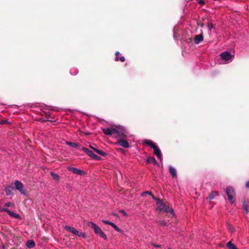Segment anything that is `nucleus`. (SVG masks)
Masks as SVG:
<instances>
[{
    "label": "nucleus",
    "mask_w": 249,
    "mask_h": 249,
    "mask_svg": "<svg viewBox=\"0 0 249 249\" xmlns=\"http://www.w3.org/2000/svg\"><path fill=\"white\" fill-rule=\"evenodd\" d=\"M153 198L156 200V204L159 211H163L167 213H174L173 209L169 206L166 205L164 203L161 202L159 198H156L154 196H153Z\"/></svg>",
    "instance_id": "nucleus-1"
},
{
    "label": "nucleus",
    "mask_w": 249,
    "mask_h": 249,
    "mask_svg": "<svg viewBox=\"0 0 249 249\" xmlns=\"http://www.w3.org/2000/svg\"><path fill=\"white\" fill-rule=\"evenodd\" d=\"M88 225L94 230V231L96 234L99 235L104 239H107V235L98 226L92 222H89L88 223Z\"/></svg>",
    "instance_id": "nucleus-2"
},
{
    "label": "nucleus",
    "mask_w": 249,
    "mask_h": 249,
    "mask_svg": "<svg viewBox=\"0 0 249 249\" xmlns=\"http://www.w3.org/2000/svg\"><path fill=\"white\" fill-rule=\"evenodd\" d=\"M226 194L228 196V199L231 203L234 202L235 198V192L233 188L232 187H228L226 189Z\"/></svg>",
    "instance_id": "nucleus-3"
},
{
    "label": "nucleus",
    "mask_w": 249,
    "mask_h": 249,
    "mask_svg": "<svg viewBox=\"0 0 249 249\" xmlns=\"http://www.w3.org/2000/svg\"><path fill=\"white\" fill-rule=\"evenodd\" d=\"M220 57L222 59L226 61L227 63L231 62L233 58V56L227 51L222 53L220 54Z\"/></svg>",
    "instance_id": "nucleus-4"
},
{
    "label": "nucleus",
    "mask_w": 249,
    "mask_h": 249,
    "mask_svg": "<svg viewBox=\"0 0 249 249\" xmlns=\"http://www.w3.org/2000/svg\"><path fill=\"white\" fill-rule=\"evenodd\" d=\"M64 229L68 231L73 233L75 235L78 236L79 237L84 236V234L82 232L76 230L74 228L72 227H71L68 225H66L64 227Z\"/></svg>",
    "instance_id": "nucleus-5"
},
{
    "label": "nucleus",
    "mask_w": 249,
    "mask_h": 249,
    "mask_svg": "<svg viewBox=\"0 0 249 249\" xmlns=\"http://www.w3.org/2000/svg\"><path fill=\"white\" fill-rule=\"evenodd\" d=\"M16 189L18 190L21 194L26 195V191L24 189V186L21 181L16 180L14 182Z\"/></svg>",
    "instance_id": "nucleus-6"
},
{
    "label": "nucleus",
    "mask_w": 249,
    "mask_h": 249,
    "mask_svg": "<svg viewBox=\"0 0 249 249\" xmlns=\"http://www.w3.org/2000/svg\"><path fill=\"white\" fill-rule=\"evenodd\" d=\"M116 137L118 138L119 140L124 139L125 138L128 136V133L126 132L125 130L122 129L121 130H117L116 132Z\"/></svg>",
    "instance_id": "nucleus-7"
},
{
    "label": "nucleus",
    "mask_w": 249,
    "mask_h": 249,
    "mask_svg": "<svg viewBox=\"0 0 249 249\" xmlns=\"http://www.w3.org/2000/svg\"><path fill=\"white\" fill-rule=\"evenodd\" d=\"M102 131L103 133L108 136H111L113 134H115L117 132V129L112 127H108L107 128H103Z\"/></svg>",
    "instance_id": "nucleus-8"
},
{
    "label": "nucleus",
    "mask_w": 249,
    "mask_h": 249,
    "mask_svg": "<svg viewBox=\"0 0 249 249\" xmlns=\"http://www.w3.org/2000/svg\"><path fill=\"white\" fill-rule=\"evenodd\" d=\"M67 169L76 175H82L84 173L83 170L73 167L68 166L67 167Z\"/></svg>",
    "instance_id": "nucleus-9"
},
{
    "label": "nucleus",
    "mask_w": 249,
    "mask_h": 249,
    "mask_svg": "<svg viewBox=\"0 0 249 249\" xmlns=\"http://www.w3.org/2000/svg\"><path fill=\"white\" fill-rule=\"evenodd\" d=\"M117 144L118 145L123 147L124 148H129V144L128 142L124 139L118 140L117 141Z\"/></svg>",
    "instance_id": "nucleus-10"
},
{
    "label": "nucleus",
    "mask_w": 249,
    "mask_h": 249,
    "mask_svg": "<svg viewBox=\"0 0 249 249\" xmlns=\"http://www.w3.org/2000/svg\"><path fill=\"white\" fill-rule=\"evenodd\" d=\"M154 154L160 159L161 161L162 160V154L160 149L157 146L153 148Z\"/></svg>",
    "instance_id": "nucleus-11"
},
{
    "label": "nucleus",
    "mask_w": 249,
    "mask_h": 249,
    "mask_svg": "<svg viewBox=\"0 0 249 249\" xmlns=\"http://www.w3.org/2000/svg\"><path fill=\"white\" fill-rule=\"evenodd\" d=\"M4 210V211L8 213V214L12 217H14L15 218H17V219H21V216L18 214L16 213L10 211L8 209H5Z\"/></svg>",
    "instance_id": "nucleus-12"
},
{
    "label": "nucleus",
    "mask_w": 249,
    "mask_h": 249,
    "mask_svg": "<svg viewBox=\"0 0 249 249\" xmlns=\"http://www.w3.org/2000/svg\"><path fill=\"white\" fill-rule=\"evenodd\" d=\"M203 40V36L202 35L199 34L196 36L194 38V41L196 44H198Z\"/></svg>",
    "instance_id": "nucleus-13"
},
{
    "label": "nucleus",
    "mask_w": 249,
    "mask_h": 249,
    "mask_svg": "<svg viewBox=\"0 0 249 249\" xmlns=\"http://www.w3.org/2000/svg\"><path fill=\"white\" fill-rule=\"evenodd\" d=\"M169 171L173 178H177L176 169L172 166H169Z\"/></svg>",
    "instance_id": "nucleus-14"
},
{
    "label": "nucleus",
    "mask_w": 249,
    "mask_h": 249,
    "mask_svg": "<svg viewBox=\"0 0 249 249\" xmlns=\"http://www.w3.org/2000/svg\"><path fill=\"white\" fill-rule=\"evenodd\" d=\"M14 190V187L11 186H7L5 189L6 195L8 196L12 194V191Z\"/></svg>",
    "instance_id": "nucleus-15"
},
{
    "label": "nucleus",
    "mask_w": 249,
    "mask_h": 249,
    "mask_svg": "<svg viewBox=\"0 0 249 249\" xmlns=\"http://www.w3.org/2000/svg\"><path fill=\"white\" fill-rule=\"evenodd\" d=\"M143 143L149 146H150L151 147H152V148H153L154 147H155V146H156V145H155V144L151 140H145L144 141H143Z\"/></svg>",
    "instance_id": "nucleus-16"
},
{
    "label": "nucleus",
    "mask_w": 249,
    "mask_h": 249,
    "mask_svg": "<svg viewBox=\"0 0 249 249\" xmlns=\"http://www.w3.org/2000/svg\"><path fill=\"white\" fill-rule=\"evenodd\" d=\"M242 207L243 213H247L249 209V205L247 203L244 202L243 203Z\"/></svg>",
    "instance_id": "nucleus-17"
},
{
    "label": "nucleus",
    "mask_w": 249,
    "mask_h": 249,
    "mask_svg": "<svg viewBox=\"0 0 249 249\" xmlns=\"http://www.w3.org/2000/svg\"><path fill=\"white\" fill-rule=\"evenodd\" d=\"M28 248H32L35 246V243L33 240H29L27 241L26 244Z\"/></svg>",
    "instance_id": "nucleus-18"
},
{
    "label": "nucleus",
    "mask_w": 249,
    "mask_h": 249,
    "mask_svg": "<svg viewBox=\"0 0 249 249\" xmlns=\"http://www.w3.org/2000/svg\"><path fill=\"white\" fill-rule=\"evenodd\" d=\"M120 54L119 52H116L115 53V61H118V60H120L121 62H124L125 61V58L124 56H122L120 58H119L118 55Z\"/></svg>",
    "instance_id": "nucleus-19"
},
{
    "label": "nucleus",
    "mask_w": 249,
    "mask_h": 249,
    "mask_svg": "<svg viewBox=\"0 0 249 249\" xmlns=\"http://www.w3.org/2000/svg\"><path fill=\"white\" fill-rule=\"evenodd\" d=\"M90 154H89L88 155L91 157L93 159L96 160H100V157L97 156L96 154L93 153L92 151L90 150Z\"/></svg>",
    "instance_id": "nucleus-20"
},
{
    "label": "nucleus",
    "mask_w": 249,
    "mask_h": 249,
    "mask_svg": "<svg viewBox=\"0 0 249 249\" xmlns=\"http://www.w3.org/2000/svg\"><path fill=\"white\" fill-rule=\"evenodd\" d=\"M227 246L229 249H238L231 241H229L227 243Z\"/></svg>",
    "instance_id": "nucleus-21"
},
{
    "label": "nucleus",
    "mask_w": 249,
    "mask_h": 249,
    "mask_svg": "<svg viewBox=\"0 0 249 249\" xmlns=\"http://www.w3.org/2000/svg\"><path fill=\"white\" fill-rule=\"evenodd\" d=\"M66 143L67 145H69L73 148H77L79 147V145L77 143L70 142H66Z\"/></svg>",
    "instance_id": "nucleus-22"
},
{
    "label": "nucleus",
    "mask_w": 249,
    "mask_h": 249,
    "mask_svg": "<svg viewBox=\"0 0 249 249\" xmlns=\"http://www.w3.org/2000/svg\"><path fill=\"white\" fill-rule=\"evenodd\" d=\"M51 175L52 176L53 178L56 181H59L60 177L56 173H53V172H51L50 173Z\"/></svg>",
    "instance_id": "nucleus-23"
},
{
    "label": "nucleus",
    "mask_w": 249,
    "mask_h": 249,
    "mask_svg": "<svg viewBox=\"0 0 249 249\" xmlns=\"http://www.w3.org/2000/svg\"><path fill=\"white\" fill-rule=\"evenodd\" d=\"M147 161L149 163H153L154 164H158V162L154 157H150L148 158Z\"/></svg>",
    "instance_id": "nucleus-24"
},
{
    "label": "nucleus",
    "mask_w": 249,
    "mask_h": 249,
    "mask_svg": "<svg viewBox=\"0 0 249 249\" xmlns=\"http://www.w3.org/2000/svg\"><path fill=\"white\" fill-rule=\"evenodd\" d=\"M95 152L103 157H105L107 155L106 152H104L103 150H99L98 149H95Z\"/></svg>",
    "instance_id": "nucleus-25"
},
{
    "label": "nucleus",
    "mask_w": 249,
    "mask_h": 249,
    "mask_svg": "<svg viewBox=\"0 0 249 249\" xmlns=\"http://www.w3.org/2000/svg\"><path fill=\"white\" fill-rule=\"evenodd\" d=\"M111 226L114 228V229L117 231L118 232H122V231L117 226V225H116L114 223H112V224H111Z\"/></svg>",
    "instance_id": "nucleus-26"
},
{
    "label": "nucleus",
    "mask_w": 249,
    "mask_h": 249,
    "mask_svg": "<svg viewBox=\"0 0 249 249\" xmlns=\"http://www.w3.org/2000/svg\"><path fill=\"white\" fill-rule=\"evenodd\" d=\"M217 195V193L215 192H213L211 193V194L209 195V198L210 200H212L213 199L215 196Z\"/></svg>",
    "instance_id": "nucleus-27"
},
{
    "label": "nucleus",
    "mask_w": 249,
    "mask_h": 249,
    "mask_svg": "<svg viewBox=\"0 0 249 249\" xmlns=\"http://www.w3.org/2000/svg\"><path fill=\"white\" fill-rule=\"evenodd\" d=\"M82 150L84 151L85 152H86L87 155H88L89 154H90V150H89V149H88L87 148H86L85 147H82Z\"/></svg>",
    "instance_id": "nucleus-28"
},
{
    "label": "nucleus",
    "mask_w": 249,
    "mask_h": 249,
    "mask_svg": "<svg viewBox=\"0 0 249 249\" xmlns=\"http://www.w3.org/2000/svg\"><path fill=\"white\" fill-rule=\"evenodd\" d=\"M82 150L84 151L85 152H86L87 155H88L89 154H90V150H89V149H88L87 148H86L85 147H82Z\"/></svg>",
    "instance_id": "nucleus-29"
},
{
    "label": "nucleus",
    "mask_w": 249,
    "mask_h": 249,
    "mask_svg": "<svg viewBox=\"0 0 249 249\" xmlns=\"http://www.w3.org/2000/svg\"><path fill=\"white\" fill-rule=\"evenodd\" d=\"M74 71H72V70H71L70 71V73L71 75H75L77 74L78 70L77 69H74Z\"/></svg>",
    "instance_id": "nucleus-30"
},
{
    "label": "nucleus",
    "mask_w": 249,
    "mask_h": 249,
    "mask_svg": "<svg viewBox=\"0 0 249 249\" xmlns=\"http://www.w3.org/2000/svg\"><path fill=\"white\" fill-rule=\"evenodd\" d=\"M207 27L210 29L211 30L212 29L214 28L213 25L212 23H209L207 25Z\"/></svg>",
    "instance_id": "nucleus-31"
},
{
    "label": "nucleus",
    "mask_w": 249,
    "mask_h": 249,
    "mask_svg": "<svg viewBox=\"0 0 249 249\" xmlns=\"http://www.w3.org/2000/svg\"><path fill=\"white\" fill-rule=\"evenodd\" d=\"M9 122L8 120H1L0 121V124H9Z\"/></svg>",
    "instance_id": "nucleus-32"
},
{
    "label": "nucleus",
    "mask_w": 249,
    "mask_h": 249,
    "mask_svg": "<svg viewBox=\"0 0 249 249\" xmlns=\"http://www.w3.org/2000/svg\"><path fill=\"white\" fill-rule=\"evenodd\" d=\"M102 222L105 223V224H108V225H111V224H112V222L108 221V220H102Z\"/></svg>",
    "instance_id": "nucleus-33"
},
{
    "label": "nucleus",
    "mask_w": 249,
    "mask_h": 249,
    "mask_svg": "<svg viewBox=\"0 0 249 249\" xmlns=\"http://www.w3.org/2000/svg\"><path fill=\"white\" fill-rule=\"evenodd\" d=\"M120 212L122 213L124 216L127 215V213L123 210L120 211Z\"/></svg>",
    "instance_id": "nucleus-34"
},
{
    "label": "nucleus",
    "mask_w": 249,
    "mask_h": 249,
    "mask_svg": "<svg viewBox=\"0 0 249 249\" xmlns=\"http://www.w3.org/2000/svg\"><path fill=\"white\" fill-rule=\"evenodd\" d=\"M149 194L150 195L152 196V195L151 194V193L150 192H148V191H146V192H144L142 193V196H143L144 194Z\"/></svg>",
    "instance_id": "nucleus-35"
},
{
    "label": "nucleus",
    "mask_w": 249,
    "mask_h": 249,
    "mask_svg": "<svg viewBox=\"0 0 249 249\" xmlns=\"http://www.w3.org/2000/svg\"><path fill=\"white\" fill-rule=\"evenodd\" d=\"M160 224L161 225H164V226H166V223L165 221H160Z\"/></svg>",
    "instance_id": "nucleus-36"
},
{
    "label": "nucleus",
    "mask_w": 249,
    "mask_h": 249,
    "mask_svg": "<svg viewBox=\"0 0 249 249\" xmlns=\"http://www.w3.org/2000/svg\"><path fill=\"white\" fill-rule=\"evenodd\" d=\"M198 3L200 5H203L204 4V1L203 0H198Z\"/></svg>",
    "instance_id": "nucleus-37"
},
{
    "label": "nucleus",
    "mask_w": 249,
    "mask_h": 249,
    "mask_svg": "<svg viewBox=\"0 0 249 249\" xmlns=\"http://www.w3.org/2000/svg\"><path fill=\"white\" fill-rule=\"evenodd\" d=\"M246 186L247 188H249V180L246 182Z\"/></svg>",
    "instance_id": "nucleus-38"
},
{
    "label": "nucleus",
    "mask_w": 249,
    "mask_h": 249,
    "mask_svg": "<svg viewBox=\"0 0 249 249\" xmlns=\"http://www.w3.org/2000/svg\"><path fill=\"white\" fill-rule=\"evenodd\" d=\"M5 206H6V207H10L11 206V203H7L5 204Z\"/></svg>",
    "instance_id": "nucleus-39"
},
{
    "label": "nucleus",
    "mask_w": 249,
    "mask_h": 249,
    "mask_svg": "<svg viewBox=\"0 0 249 249\" xmlns=\"http://www.w3.org/2000/svg\"><path fill=\"white\" fill-rule=\"evenodd\" d=\"M90 148H91L93 150H94L95 151V149H97V148H96L95 147H94L93 146H92L91 145H90Z\"/></svg>",
    "instance_id": "nucleus-40"
},
{
    "label": "nucleus",
    "mask_w": 249,
    "mask_h": 249,
    "mask_svg": "<svg viewBox=\"0 0 249 249\" xmlns=\"http://www.w3.org/2000/svg\"><path fill=\"white\" fill-rule=\"evenodd\" d=\"M5 209H2L1 208V206H0V211H4V210H5Z\"/></svg>",
    "instance_id": "nucleus-41"
},
{
    "label": "nucleus",
    "mask_w": 249,
    "mask_h": 249,
    "mask_svg": "<svg viewBox=\"0 0 249 249\" xmlns=\"http://www.w3.org/2000/svg\"><path fill=\"white\" fill-rule=\"evenodd\" d=\"M155 247L159 248L160 247V245H155Z\"/></svg>",
    "instance_id": "nucleus-42"
}]
</instances>
